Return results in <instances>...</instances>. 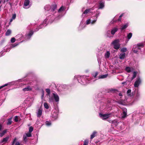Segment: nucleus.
<instances>
[{"mask_svg": "<svg viewBox=\"0 0 145 145\" xmlns=\"http://www.w3.org/2000/svg\"><path fill=\"white\" fill-rule=\"evenodd\" d=\"M33 33V32L32 30H30L29 32L27 33L26 35L25 39L27 40L29 39Z\"/></svg>", "mask_w": 145, "mask_h": 145, "instance_id": "nucleus-9", "label": "nucleus"}, {"mask_svg": "<svg viewBox=\"0 0 145 145\" xmlns=\"http://www.w3.org/2000/svg\"><path fill=\"white\" fill-rule=\"evenodd\" d=\"M118 30V28L117 27H114L113 28L111 31V33L112 35H114L115 33Z\"/></svg>", "mask_w": 145, "mask_h": 145, "instance_id": "nucleus-16", "label": "nucleus"}, {"mask_svg": "<svg viewBox=\"0 0 145 145\" xmlns=\"http://www.w3.org/2000/svg\"><path fill=\"white\" fill-rule=\"evenodd\" d=\"M7 132V130H5L3 131L2 133H0V137H3L5 134Z\"/></svg>", "mask_w": 145, "mask_h": 145, "instance_id": "nucleus-35", "label": "nucleus"}, {"mask_svg": "<svg viewBox=\"0 0 145 145\" xmlns=\"http://www.w3.org/2000/svg\"><path fill=\"white\" fill-rule=\"evenodd\" d=\"M127 50V48H122L121 50V51L122 52H125Z\"/></svg>", "mask_w": 145, "mask_h": 145, "instance_id": "nucleus-41", "label": "nucleus"}, {"mask_svg": "<svg viewBox=\"0 0 145 145\" xmlns=\"http://www.w3.org/2000/svg\"><path fill=\"white\" fill-rule=\"evenodd\" d=\"M132 50H133V52L137 54L138 52V50L134 48L133 49H132Z\"/></svg>", "mask_w": 145, "mask_h": 145, "instance_id": "nucleus-49", "label": "nucleus"}, {"mask_svg": "<svg viewBox=\"0 0 145 145\" xmlns=\"http://www.w3.org/2000/svg\"><path fill=\"white\" fill-rule=\"evenodd\" d=\"M119 58L121 59H123L125 57V53H121L119 56Z\"/></svg>", "mask_w": 145, "mask_h": 145, "instance_id": "nucleus-21", "label": "nucleus"}, {"mask_svg": "<svg viewBox=\"0 0 145 145\" xmlns=\"http://www.w3.org/2000/svg\"><path fill=\"white\" fill-rule=\"evenodd\" d=\"M98 74V72H95L93 73L92 74V76L94 77L95 78H96Z\"/></svg>", "mask_w": 145, "mask_h": 145, "instance_id": "nucleus-38", "label": "nucleus"}, {"mask_svg": "<svg viewBox=\"0 0 145 145\" xmlns=\"http://www.w3.org/2000/svg\"><path fill=\"white\" fill-rule=\"evenodd\" d=\"M12 122V118H10L8 120L7 124L8 125H10L11 124Z\"/></svg>", "mask_w": 145, "mask_h": 145, "instance_id": "nucleus-36", "label": "nucleus"}, {"mask_svg": "<svg viewBox=\"0 0 145 145\" xmlns=\"http://www.w3.org/2000/svg\"><path fill=\"white\" fill-rule=\"evenodd\" d=\"M81 26V25H80V27Z\"/></svg>", "mask_w": 145, "mask_h": 145, "instance_id": "nucleus-59", "label": "nucleus"}, {"mask_svg": "<svg viewBox=\"0 0 145 145\" xmlns=\"http://www.w3.org/2000/svg\"><path fill=\"white\" fill-rule=\"evenodd\" d=\"M91 10V9H88L86 10L83 13L82 16H83L84 14H86L88 13H89Z\"/></svg>", "mask_w": 145, "mask_h": 145, "instance_id": "nucleus-24", "label": "nucleus"}, {"mask_svg": "<svg viewBox=\"0 0 145 145\" xmlns=\"http://www.w3.org/2000/svg\"><path fill=\"white\" fill-rule=\"evenodd\" d=\"M1 3V1H0V4Z\"/></svg>", "mask_w": 145, "mask_h": 145, "instance_id": "nucleus-60", "label": "nucleus"}, {"mask_svg": "<svg viewBox=\"0 0 145 145\" xmlns=\"http://www.w3.org/2000/svg\"><path fill=\"white\" fill-rule=\"evenodd\" d=\"M128 24H127L124 25H123L121 26V30H123L126 28L128 26Z\"/></svg>", "mask_w": 145, "mask_h": 145, "instance_id": "nucleus-31", "label": "nucleus"}, {"mask_svg": "<svg viewBox=\"0 0 145 145\" xmlns=\"http://www.w3.org/2000/svg\"><path fill=\"white\" fill-rule=\"evenodd\" d=\"M123 115L121 116V118H125L127 116V110L126 108H123Z\"/></svg>", "mask_w": 145, "mask_h": 145, "instance_id": "nucleus-14", "label": "nucleus"}, {"mask_svg": "<svg viewBox=\"0 0 145 145\" xmlns=\"http://www.w3.org/2000/svg\"><path fill=\"white\" fill-rule=\"evenodd\" d=\"M27 137L25 135H23V141L25 142H26L27 141Z\"/></svg>", "mask_w": 145, "mask_h": 145, "instance_id": "nucleus-33", "label": "nucleus"}, {"mask_svg": "<svg viewBox=\"0 0 145 145\" xmlns=\"http://www.w3.org/2000/svg\"><path fill=\"white\" fill-rule=\"evenodd\" d=\"M89 141L88 140H85L84 141L83 145H88Z\"/></svg>", "mask_w": 145, "mask_h": 145, "instance_id": "nucleus-43", "label": "nucleus"}, {"mask_svg": "<svg viewBox=\"0 0 145 145\" xmlns=\"http://www.w3.org/2000/svg\"><path fill=\"white\" fill-rule=\"evenodd\" d=\"M122 16L123 14H122L119 16L118 18V16H116L113 19V22L120 21Z\"/></svg>", "mask_w": 145, "mask_h": 145, "instance_id": "nucleus-12", "label": "nucleus"}, {"mask_svg": "<svg viewBox=\"0 0 145 145\" xmlns=\"http://www.w3.org/2000/svg\"><path fill=\"white\" fill-rule=\"evenodd\" d=\"M65 9V7H63V6H62L58 10V12L57 13H61L63 11H64Z\"/></svg>", "mask_w": 145, "mask_h": 145, "instance_id": "nucleus-26", "label": "nucleus"}, {"mask_svg": "<svg viewBox=\"0 0 145 145\" xmlns=\"http://www.w3.org/2000/svg\"><path fill=\"white\" fill-rule=\"evenodd\" d=\"M141 80L140 77H138L136 81L135 82L134 84V87L135 88L138 87L139 85L140 84Z\"/></svg>", "mask_w": 145, "mask_h": 145, "instance_id": "nucleus-10", "label": "nucleus"}, {"mask_svg": "<svg viewBox=\"0 0 145 145\" xmlns=\"http://www.w3.org/2000/svg\"><path fill=\"white\" fill-rule=\"evenodd\" d=\"M30 1L29 0H25L24 3V8L25 9L28 8H29L27 7L29 5Z\"/></svg>", "mask_w": 145, "mask_h": 145, "instance_id": "nucleus-13", "label": "nucleus"}, {"mask_svg": "<svg viewBox=\"0 0 145 145\" xmlns=\"http://www.w3.org/2000/svg\"><path fill=\"white\" fill-rule=\"evenodd\" d=\"M143 45L142 43H139L137 45H134L133 48V49L135 48L138 50H140L141 48L143 47Z\"/></svg>", "mask_w": 145, "mask_h": 145, "instance_id": "nucleus-8", "label": "nucleus"}, {"mask_svg": "<svg viewBox=\"0 0 145 145\" xmlns=\"http://www.w3.org/2000/svg\"><path fill=\"white\" fill-rule=\"evenodd\" d=\"M26 135L27 137H30L32 135L31 133L28 132H27V133H26L25 134V135Z\"/></svg>", "mask_w": 145, "mask_h": 145, "instance_id": "nucleus-39", "label": "nucleus"}, {"mask_svg": "<svg viewBox=\"0 0 145 145\" xmlns=\"http://www.w3.org/2000/svg\"><path fill=\"white\" fill-rule=\"evenodd\" d=\"M14 120V121L16 122H17L18 121V117L17 116H15Z\"/></svg>", "mask_w": 145, "mask_h": 145, "instance_id": "nucleus-50", "label": "nucleus"}, {"mask_svg": "<svg viewBox=\"0 0 145 145\" xmlns=\"http://www.w3.org/2000/svg\"><path fill=\"white\" fill-rule=\"evenodd\" d=\"M110 33H111L110 30L108 31L106 33V35L107 37H110Z\"/></svg>", "mask_w": 145, "mask_h": 145, "instance_id": "nucleus-44", "label": "nucleus"}, {"mask_svg": "<svg viewBox=\"0 0 145 145\" xmlns=\"http://www.w3.org/2000/svg\"><path fill=\"white\" fill-rule=\"evenodd\" d=\"M133 69L132 67H127L125 68L126 71L128 73L133 71Z\"/></svg>", "mask_w": 145, "mask_h": 145, "instance_id": "nucleus-18", "label": "nucleus"}, {"mask_svg": "<svg viewBox=\"0 0 145 145\" xmlns=\"http://www.w3.org/2000/svg\"><path fill=\"white\" fill-rule=\"evenodd\" d=\"M120 41L119 39H116L114 40L112 42L111 44L114 46V48L118 50L120 48V44L119 43Z\"/></svg>", "mask_w": 145, "mask_h": 145, "instance_id": "nucleus-5", "label": "nucleus"}, {"mask_svg": "<svg viewBox=\"0 0 145 145\" xmlns=\"http://www.w3.org/2000/svg\"><path fill=\"white\" fill-rule=\"evenodd\" d=\"M99 13H98V14H96L95 15V16H94V17H95V18H97V17H98V16H99Z\"/></svg>", "mask_w": 145, "mask_h": 145, "instance_id": "nucleus-54", "label": "nucleus"}, {"mask_svg": "<svg viewBox=\"0 0 145 145\" xmlns=\"http://www.w3.org/2000/svg\"><path fill=\"white\" fill-rule=\"evenodd\" d=\"M110 52L108 51L105 54V57L106 58H107L109 57L110 56Z\"/></svg>", "mask_w": 145, "mask_h": 145, "instance_id": "nucleus-27", "label": "nucleus"}, {"mask_svg": "<svg viewBox=\"0 0 145 145\" xmlns=\"http://www.w3.org/2000/svg\"><path fill=\"white\" fill-rule=\"evenodd\" d=\"M122 84L126 85L127 83H126V82H123L122 83Z\"/></svg>", "mask_w": 145, "mask_h": 145, "instance_id": "nucleus-58", "label": "nucleus"}, {"mask_svg": "<svg viewBox=\"0 0 145 145\" xmlns=\"http://www.w3.org/2000/svg\"><path fill=\"white\" fill-rule=\"evenodd\" d=\"M46 124L48 126H49L51 125V123L49 121H47L46 122Z\"/></svg>", "mask_w": 145, "mask_h": 145, "instance_id": "nucleus-45", "label": "nucleus"}, {"mask_svg": "<svg viewBox=\"0 0 145 145\" xmlns=\"http://www.w3.org/2000/svg\"><path fill=\"white\" fill-rule=\"evenodd\" d=\"M3 53L4 52H1L0 53V57L4 55Z\"/></svg>", "mask_w": 145, "mask_h": 145, "instance_id": "nucleus-56", "label": "nucleus"}, {"mask_svg": "<svg viewBox=\"0 0 145 145\" xmlns=\"http://www.w3.org/2000/svg\"><path fill=\"white\" fill-rule=\"evenodd\" d=\"M42 109L41 108H39L37 111L36 112L37 115L38 117H40L42 114Z\"/></svg>", "mask_w": 145, "mask_h": 145, "instance_id": "nucleus-15", "label": "nucleus"}, {"mask_svg": "<svg viewBox=\"0 0 145 145\" xmlns=\"http://www.w3.org/2000/svg\"><path fill=\"white\" fill-rule=\"evenodd\" d=\"M132 35V33H130L127 34V38L128 40L130 39Z\"/></svg>", "mask_w": 145, "mask_h": 145, "instance_id": "nucleus-34", "label": "nucleus"}, {"mask_svg": "<svg viewBox=\"0 0 145 145\" xmlns=\"http://www.w3.org/2000/svg\"><path fill=\"white\" fill-rule=\"evenodd\" d=\"M69 86L65 84H61L58 87V90L61 91H62L65 90L69 88Z\"/></svg>", "mask_w": 145, "mask_h": 145, "instance_id": "nucleus-7", "label": "nucleus"}, {"mask_svg": "<svg viewBox=\"0 0 145 145\" xmlns=\"http://www.w3.org/2000/svg\"><path fill=\"white\" fill-rule=\"evenodd\" d=\"M141 113L142 114H145V110H144V108H143L142 110Z\"/></svg>", "mask_w": 145, "mask_h": 145, "instance_id": "nucleus-53", "label": "nucleus"}, {"mask_svg": "<svg viewBox=\"0 0 145 145\" xmlns=\"http://www.w3.org/2000/svg\"><path fill=\"white\" fill-rule=\"evenodd\" d=\"M97 133V132L96 131H94L92 134L91 135L90 139L92 140L94 137H95Z\"/></svg>", "mask_w": 145, "mask_h": 145, "instance_id": "nucleus-22", "label": "nucleus"}, {"mask_svg": "<svg viewBox=\"0 0 145 145\" xmlns=\"http://www.w3.org/2000/svg\"><path fill=\"white\" fill-rule=\"evenodd\" d=\"M57 5L55 4H53L51 5H47L44 8L45 10L48 11L49 12H50L52 14L49 15L48 18H46L43 21V23L40 24L38 28L34 30V31H37L39 30V29L42 28L46 26L48 22L52 23L54 20H56L59 18L60 16H58L57 17H55L54 14H57L56 8Z\"/></svg>", "mask_w": 145, "mask_h": 145, "instance_id": "nucleus-1", "label": "nucleus"}, {"mask_svg": "<svg viewBox=\"0 0 145 145\" xmlns=\"http://www.w3.org/2000/svg\"><path fill=\"white\" fill-rule=\"evenodd\" d=\"M17 140V138L15 137L11 142L12 145H14L15 143V145H23V144H21V143L20 142L18 141H16Z\"/></svg>", "mask_w": 145, "mask_h": 145, "instance_id": "nucleus-11", "label": "nucleus"}, {"mask_svg": "<svg viewBox=\"0 0 145 145\" xmlns=\"http://www.w3.org/2000/svg\"><path fill=\"white\" fill-rule=\"evenodd\" d=\"M136 74H137L136 72L134 71L133 72V77L132 78V80H133V79L136 77Z\"/></svg>", "mask_w": 145, "mask_h": 145, "instance_id": "nucleus-42", "label": "nucleus"}, {"mask_svg": "<svg viewBox=\"0 0 145 145\" xmlns=\"http://www.w3.org/2000/svg\"><path fill=\"white\" fill-rule=\"evenodd\" d=\"M44 91H43L42 93V95H41V98L42 99H43V97H44Z\"/></svg>", "mask_w": 145, "mask_h": 145, "instance_id": "nucleus-52", "label": "nucleus"}, {"mask_svg": "<svg viewBox=\"0 0 145 145\" xmlns=\"http://www.w3.org/2000/svg\"><path fill=\"white\" fill-rule=\"evenodd\" d=\"M11 42L12 43H14L15 41V39L14 37L11 38L10 40Z\"/></svg>", "mask_w": 145, "mask_h": 145, "instance_id": "nucleus-48", "label": "nucleus"}, {"mask_svg": "<svg viewBox=\"0 0 145 145\" xmlns=\"http://www.w3.org/2000/svg\"><path fill=\"white\" fill-rule=\"evenodd\" d=\"M32 90V88L30 86H27V87L23 88V90L24 91H30Z\"/></svg>", "mask_w": 145, "mask_h": 145, "instance_id": "nucleus-19", "label": "nucleus"}, {"mask_svg": "<svg viewBox=\"0 0 145 145\" xmlns=\"http://www.w3.org/2000/svg\"><path fill=\"white\" fill-rule=\"evenodd\" d=\"M8 84H5L4 85L0 87V89H1V88H3L4 87L7 86Z\"/></svg>", "mask_w": 145, "mask_h": 145, "instance_id": "nucleus-51", "label": "nucleus"}, {"mask_svg": "<svg viewBox=\"0 0 145 145\" xmlns=\"http://www.w3.org/2000/svg\"><path fill=\"white\" fill-rule=\"evenodd\" d=\"M108 121L109 122L112 123H117V121L116 120H113L112 121H111V120H108Z\"/></svg>", "mask_w": 145, "mask_h": 145, "instance_id": "nucleus-40", "label": "nucleus"}, {"mask_svg": "<svg viewBox=\"0 0 145 145\" xmlns=\"http://www.w3.org/2000/svg\"><path fill=\"white\" fill-rule=\"evenodd\" d=\"M99 115L100 118L104 120H106V119L111 117L112 116V114L111 113L104 114L101 113H100Z\"/></svg>", "mask_w": 145, "mask_h": 145, "instance_id": "nucleus-4", "label": "nucleus"}, {"mask_svg": "<svg viewBox=\"0 0 145 145\" xmlns=\"http://www.w3.org/2000/svg\"><path fill=\"white\" fill-rule=\"evenodd\" d=\"M127 95L129 97H131L133 95V93H131V89H128L127 91Z\"/></svg>", "mask_w": 145, "mask_h": 145, "instance_id": "nucleus-23", "label": "nucleus"}, {"mask_svg": "<svg viewBox=\"0 0 145 145\" xmlns=\"http://www.w3.org/2000/svg\"><path fill=\"white\" fill-rule=\"evenodd\" d=\"M44 108L46 109H48L49 108V106L47 103H44Z\"/></svg>", "mask_w": 145, "mask_h": 145, "instance_id": "nucleus-37", "label": "nucleus"}, {"mask_svg": "<svg viewBox=\"0 0 145 145\" xmlns=\"http://www.w3.org/2000/svg\"><path fill=\"white\" fill-rule=\"evenodd\" d=\"M97 20V18H95L93 16L87 20L86 21V24L87 25L89 24L93 25L95 23Z\"/></svg>", "mask_w": 145, "mask_h": 145, "instance_id": "nucleus-6", "label": "nucleus"}, {"mask_svg": "<svg viewBox=\"0 0 145 145\" xmlns=\"http://www.w3.org/2000/svg\"><path fill=\"white\" fill-rule=\"evenodd\" d=\"M46 92L47 93V95L49 96V101L50 102H53L55 101L56 102H58L59 100V98L58 95L56 93H53V96H50V90L49 89H46Z\"/></svg>", "mask_w": 145, "mask_h": 145, "instance_id": "nucleus-3", "label": "nucleus"}, {"mask_svg": "<svg viewBox=\"0 0 145 145\" xmlns=\"http://www.w3.org/2000/svg\"><path fill=\"white\" fill-rule=\"evenodd\" d=\"M11 33V31L10 29H8L6 33H5V35L7 36H9L10 35V34Z\"/></svg>", "mask_w": 145, "mask_h": 145, "instance_id": "nucleus-30", "label": "nucleus"}, {"mask_svg": "<svg viewBox=\"0 0 145 145\" xmlns=\"http://www.w3.org/2000/svg\"><path fill=\"white\" fill-rule=\"evenodd\" d=\"M140 94L138 91H137L135 97L134 99V101H137L139 100L140 97Z\"/></svg>", "mask_w": 145, "mask_h": 145, "instance_id": "nucleus-20", "label": "nucleus"}, {"mask_svg": "<svg viewBox=\"0 0 145 145\" xmlns=\"http://www.w3.org/2000/svg\"><path fill=\"white\" fill-rule=\"evenodd\" d=\"M8 138H9L8 137L4 138L2 140H1L0 143H1L6 142L8 140Z\"/></svg>", "mask_w": 145, "mask_h": 145, "instance_id": "nucleus-25", "label": "nucleus"}, {"mask_svg": "<svg viewBox=\"0 0 145 145\" xmlns=\"http://www.w3.org/2000/svg\"><path fill=\"white\" fill-rule=\"evenodd\" d=\"M18 44L15 43L14 44L12 45V46H11V48H13L16 46L17 45H18Z\"/></svg>", "mask_w": 145, "mask_h": 145, "instance_id": "nucleus-47", "label": "nucleus"}, {"mask_svg": "<svg viewBox=\"0 0 145 145\" xmlns=\"http://www.w3.org/2000/svg\"><path fill=\"white\" fill-rule=\"evenodd\" d=\"M33 127L31 126L29 128V132L31 133V132L33 131Z\"/></svg>", "mask_w": 145, "mask_h": 145, "instance_id": "nucleus-46", "label": "nucleus"}, {"mask_svg": "<svg viewBox=\"0 0 145 145\" xmlns=\"http://www.w3.org/2000/svg\"><path fill=\"white\" fill-rule=\"evenodd\" d=\"M74 79H77L79 83L83 85H86L91 82V78L86 76L76 75L74 77Z\"/></svg>", "mask_w": 145, "mask_h": 145, "instance_id": "nucleus-2", "label": "nucleus"}, {"mask_svg": "<svg viewBox=\"0 0 145 145\" xmlns=\"http://www.w3.org/2000/svg\"><path fill=\"white\" fill-rule=\"evenodd\" d=\"M105 1L104 0L101 1L99 3V9H102L104 7Z\"/></svg>", "mask_w": 145, "mask_h": 145, "instance_id": "nucleus-17", "label": "nucleus"}, {"mask_svg": "<svg viewBox=\"0 0 145 145\" xmlns=\"http://www.w3.org/2000/svg\"><path fill=\"white\" fill-rule=\"evenodd\" d=\"M52 117L54 118V119H56L57 118V112H56L55 113L52 114Z\"/></svg>", "mask_w": 145, "mask_h": 145, "instance_id": "nucleus-29", "label": "nucleus"}, {"mask_svg": "<svg viewBox=\"0 0 145 145\" xmlns=\"http://www.w3.org/2000/svg\"><path fill=\"white\" fill-rule=\"evenodd\" d=\"M16 17V14H12V18L10 20V22H12V21L14 20Z\"/></svg>", "mask_w": 145, "mask_h": 145, "instance_id": "nucleus-28", "label": "nucleus"}, {"mask_svg": "<svg viewBox=\"0 0 145 145\" xmlns=\"http://www.w3.org/2000/svg\"><path fill=\"white\" fill-rule=\"evenodd\" d=\"M118 95L120 96H122V93L121 92H120L119 93Z\"/></svg>", "mask_w": 145, "mask_h": 145, "instance_id": "nucleus-57", "label": "nucleus"}, {"mask_svg": "<svg viewBox=\"0 0 145 145\" xmlns=\"http://www.w3.org/2000/svg\"><path fill=\"white\" fill-rule=\"evenodd\" d=\"M108 76V74L102 75L99 76V78H106Z\"/></svg>", "mask_w": 145, "mask_h": 145, "instance_id": "nucleus-32", "label": "nucleus"}, {"mask_svg": "<svg viewBox=\"0 0 145 145\" xmlns=\"http://www.w3.org/2000/svg\"><path fill=\"white\" fill-rule=\"evenodd\" d=\"M3 129L2 125L0 124V131Z\"/></svg>", "mask_w": 145, "mask_h": 145, "instance_id": "nucleus-55", "label": "nucleus"}]
</instances>
